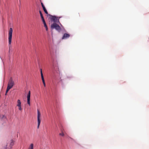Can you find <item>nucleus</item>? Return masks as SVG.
Listing matches in <instances>:
<instances>
[{
  "mask_svg": "<svg viewBox=\"0 0 149 149\" xmlns=\"http://www.w3.org/2000/svg\"><path fill=\"white\" fill-rule=\"evenodd\" d=\"M45 29H46V31H47L48 30V27H47H47H45Z\"/></svg>",
  "mask_w": 149,
  "mask_h": 149,
  "instance_id": "a211bd4d",
  "label": "nucleus"
},
{
  "mask_svg": "<svg viewBox=\"0 0 149 149\" xmlns=\"http://www.w3.org/2000/svg\"><path fill=\"white\" fill-rule=\"evenodd\" d=\"M40 111L38 110H37V119L38 122V128L40 126Z\"/></svg>",
  "mask_w": 149,
  "mask_h": 149,
  "instance_id": "39448f33",
  "label": "nucleus"
},
{
  "mask_svg": "<svg viewBox=\"0 0 149 149\" xmlns=\"http://www.w3.org/2000/svg\"><path fill=\"white\" fill-rule=\"evenodd\" d=\"M14 145V141L13 140L11 141V142L10 143V146H12Z\"/></svg>",
  "mask_w": 149,
  "mask_h": 149,
  "instance_id": "ddd939ff",
  "label": "nucleus"
},
{
  "mask_svg": "<svg viewBox=\"0 0 149 149\" xmlns=\"http://www.w3.org/2000/svg\"><path fill=\"white\" fill-rule=\"evenodd\" d=\"M17 106H20L21 105V103L19 100H17Z\"/></svg>",
  "mask_w": 149,
  "mask_h": 149,
  "instance_id": "1a4fd4ad",
  "label": "nucleus"
},
{
  "mask_svg": "<svg viewBox=\"0 0 149 149\" xmlns=\"http://www.w3.org/2000/svg\"><path fill=\"white\" fill-rule=\"evenodd\" d=\"M70 35L68 33H65L62 38V39H65L70 37Z\"/></svg>",
  "mask_w": 149,
  "mask_h": 149,
  "instance_id": "0eeeda50",
  "label": "nucleus"
},
{
  "mask_svg": "<svg viewBox=\"0 0 149 149\" xmlns=\"http://www.w3.org/2000/svg\"><path fill=\"white\" fill-rule=\"evenodd\" d=\"M41 4L42 7V6H44L43 3H41Z\"/></svg>",
  "mask_w": 149,
  "mask_h": 149,
  "instance_id": "aec40b11",
  "label": "nucleus"
},
{
  "mask_svg": "<svg viewBox=\"0 0 149 149\" xmlns=\"http://www.w3.org/2000/svg\"><path fill=\"white\" fill-rule=\"evenodd\" d=\"M39 13H40V15L41 18L42 19V20H43V19H44V18L43 16V15H42V14L41 11H40V10L39 11Z\"/></svg>",
  "mask_w": 149,
  "mask_h": 149,
  "instance_id": "9b49d317",
  "label": "nucleus"
},
{
  "mask_svg": "<svg viewBox=\"0 0 149 149\" xmlns=\"http://www.w3.org/2000/svg\"><path fill=\"white\" fill-rule=\"evenodd\" d=\"M51 29H55L58 32H60L61 30L60 26L56 23H53L51 26Z\"/></svg>",
  "mask_w": 149,
  "mask_h": 149,
  "instance_id": "7ed1b4c3",
  "label": "nucleus"
},
{
  "mask_svg": "<svg viewBox=\"0 0 149 149\" xmlns=\"http://www.w3.org/2000/svg\"><path fill=\"white\" fill-rule=\"evenodd\" d=\"M42 82H43V85H44V86L45 87L46 86V85H45V81H42Z\"/></svg>",
  "mask_w": 149,
  "mask_h": 149,
  "instance_id": "f3484780",
  "label": "nucleus"
},
{
  "mask_svg": "<svg viewBox=\"0 0 149 149\" xmlns=\"http://www.w3.org/2000/svg\"><path fill=\"white\" fill-rule=\"evenodd\" d=\"M14 85V82L12 78L11 77L10 78L9 80L8 81L7 88L6 90V93L5 95H6L8 91L12 88L13 86Z\"/></svg>",
  "mask_w": 149,
  "mask_h": 149,
  "instance_id": "f257e3e1",
  "label": "nucleus"
},
{
  "mask_svg": "<svg viewBox=\"0 0 149 149\" xmlns=\"http://www.w3.org/2000/svg\"><path fill=\"white\" fill-rule=\"evenodd\" d=\"M13 33V29L12 28H10L8 33V44L10 45L11 43L12 35Z\"/></svg>",
  "mask_w": 149,
  "mask_h": 149,
  "instance_id": "20e7f679",
  "label": "nucleus"
},
{
  "mask_svg": "<svg viewBox=\"0 0 149 149\" xmlns=\"http://www.w3.org/2000/svg\"><path fill=\"white\" fill-rule=\"evenodd\" d=\"M42 7L43 8V10L44 9V8H46L44 6H42Z\"/></svg>",
  "mask_w": 149,
  "mask_h": 149,
  "instance_id": "6ab92c4d",
  "label": "nucleus"
},
{
  "mask_svg": "<svg viewBox=\"0 0 149 149\" xmlns=\"http://www.w3.org/2000/svg\"><path fill=\"white\" fill-rule=\"evenodd\" d=\"M30 96H31V92L30 91L27 94V104L29 105H30Z\"/></svg>",
  "mask_w": 149,
  "mask_h": 149,
  "instance_id": "423d86ee",
  "label": "nucleus"
},
{
  "mask_svg": "<svg viewBox=\"0 0 149 149\" xmlns=\"http://www.w3.org/2000/svg\"><path fill=\"white\" fill-rule=\"evenodd\" d=\"M40 73H41V78H42V81H45V80H44V79L43 74H42L41 69V72H40Z\"/></svg>",
  "mask_w": 149,
  "mask_h": 149,
  "instance_id": "6e6552de",
  "label": "nucleus"
},
{
  "mask_svg": "<svg viewBox=\"0 0 149 149\" xmlns=\"http://www.w3.org/2000/svg\"><path fill=\"white\" fill-rule=\"evenodd\" d=\"M42 21L43 22L44 24V26L45 27H47V24L46 23V22H45V19H43V20H42Z\"/></svg>",
  "mask_w": 149,
  "mask_h": 149,
  "instance_id": "f8f14e48",
  "label": "nucleus"
},
{
  "mask_svg": "<svg viewBox=\"0 0 149 149\" xmlns=\"http://www.w3.org/2000/svg\"><path fill=\"white\" fill-rule=\"evenodd\" d=\"M59 135H61V136H64V133L62 132V133H60L59 134Z\"/></svg>",
  "mask_w": 149,
  "mask_h": 149,
  "instance_id": "dca6fc26",
  "label": "nucleus"
},
{
  "mask_svg": "<svg viewBox=\"0 0 149 149\" xmlns=\"http://www.w3.org/2000/svg\"><path fill=\"white\" fill-rule=\"evenodd\" d=\"M28 149H33V143L30 144Z\"/></svg>",
  "mask_w": 149,
  "mask_h": 149,
  "instance_id": "9d476101",
  "label": "nucleus"
},
{
  "mask_svg": "<svg viewBox=\"0 0 149 149\" xmlns=\"http://www.w3.org/2000/svg\"><path fill=\"white\" fill-rule=\"evenodd\" d=\"M43 10L46 14H48V12L46 8H44V9H43Z\"/></svg>",
  "mask_w": 149,
  "mask_h": 149,
  "instance_id": "4468645a",
  "label": "nucleus"
},
{
  "mask_svg": "<svg viewBox=\"0 0 149 149\" xmlns=\"http://www.w3.org/2000/svg\"><path fill=\"white\" fill-rule=\"evenodd\" d=\"M18 107V109L20 111H21L22 110L21 106H17Z\"/></svg>",
  "mask_w": 149,
  "mask_h": 149,
  "instance_id": "2eb2a0df",
  "label": "nucleus"
},
{
  "mask_svg": "<svg viewBox=\"0 0 149 149\" xmlns=\"http://www.w3.org/2000/svg\"><path fill=\"white\" fill-rule=\"evenodd\" d=\"M49 15L50 16L49 18L51 21H53L54 22V23H59L61 26H62L59 21V19L61 17H56L50 15Z\"/></svg>",
  "mask_w": 149,
  "mask_h": 149,
  "instance_id": "f03ea898",
  "label": "nucleus"
}]
</instances>
